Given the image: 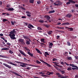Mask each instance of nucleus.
I'll use <instances>...</instances> for the list:
<instances>
[{
    "label": "nucleus",
    "mask_w": 78,
    "mask_h": 78,
    "mask_svg": "<svg viewBox=\"0 0 78 78\" xmlns=\"http://www.w3.org/2000/svg\"><path fill=\"white\" fill-rule=\"evenodd\" d=\"M16 33V31L15 30V29H13V31L10 32L9 36L12 39H16V38L15 37V34L14 33Z\"/></svg>",
    "instance_id": "nucleus-1"
},
{
    "label": "nucleus",
    "mask_w": 78,
    "mask_h": 78,
    "mask_svg": "<svg viewBox=\"0 0 78 78\" xmlns=\"http://www.w3.org/2000/svg\"><path fill=\"white\" fill-rule=\"evenodd\" d=\"M19 42H21L22 44L23 45H25V43L24 42V39L21 38L19 39L18 40Z\"/></svg>",
    "instance_id": "nucleus-2"
},
{
    "label": "nucleus",
    "mask_w": 78,
    "mask_h": 78,
    "mask_svg": "<svg viewBox=\"0 0 78 78\" xmlns=\"http://www.w3.org/2000/svg\"><path fill=\"white\" fill-rule=\"evenodd\" d=\"M68 1L69 2H68L66 3V5H69V4H70V3L73 4L75 3V2L72 0H69Z\"/></svg>",
    "instance_id": "nucleus-3"
},
{
    "label": "nucleus",
    "mask_w": 78,
    "mask_h": 78,
    "mask_svg": "<svg viewBox=\"0 0 78 78\" xmlns=\"http://www.w3.org/2000/svg\"><path fill=\"white\" fill-rule=\"evenodd\" d=\"M27 27L30 29H32V28H34V27L33 26L32 24H29L27 25Z\"/></svg>",
    "instance_id": "nucleus-4"
},
{
    "label": "nucleus",
    "mask_w": 78,
    "mask_h": 78,
    "mask_svg": "<svg viewBox=\"0 0 78 78\" xmlns=\"http://www.w3.org/2000/svg\"><path fill=\"white\" fill-rule=\"evenodd\" d=\"M40 61H41V62H43V63H44L45 64H46V65H47V66H48V67H51V66L50 65H49L48 63L46 62H44V60H42V59H40Z\"/></svg>",
    "instance_id": "nucleus-5"
},
{
    "label": "nucleus",
    "mask_w": 78,
    "mask_h": 78,
    "mask_svg": "<svg viewBox=\"0 0 78 78\" xmlns=\"http://www.w3.org/2000/svg\"><path fill=\"white\" fill-rule=\"evenodd\" d=\"M19 51L21 55H22L23 56H26V57L27 56V55L26 54L25 52H23L22 51L20 50Z\"/></svg>",
    "instance_id": "nucleus-6"
},
{
    "label": "nucleus",
    "mask_w": 78,
    "mask_h": 78,
    "mask_svg": "<svg viewBox=\"0 0 78 78\" xmlns=\"http://www.w3.org/2000/svg\"><path fill=\"white\" fill-rule=\"evenodd\" d=\"M3 65L6 66V67L8 68V69H11V66H10L9 65H8L6 63H3Z\"/></svg>",
    "instance_id": "nucleus-7"
},
{
    "label": "nucleus",
    "mask_w": 78,
    "mask_h": 78,
    "mask_svg": "<svg viewBox=\"0 0 78 78\" xmlns=\"http://www.w3.org/2000/svg\"><path fill=\"white\" fill-rule=\"evenodd\" d=\"M44 18H45V19H46L48 21L50 19V17L48 16L45 15L44 16Z\"/></svg>",
    "instance_id": "nucleus-8"
},
{
    "label": "nucleus",
    "mask_w": 78,
    "mask_h": 78,
    "mask_svg": "<svg viewBox=\"0 0 78 78\" xmlns=\"http://www.w3.org/2000/svg\"><path fill=\"white\" fill-rule=\"evenodd\" d=\"M22 36L24 39H30L29 37L27 36H25V35H22Z\"/></svg>",
    "instance_id": "nucleus-9"
},
{
    "label": "nucleus",
    "mask_w": 78,
    "mask_h": 78,
    "mask_svg": "<svg viewBox=\"0 0 78 78\" xmlns=\"http://www.w3.org/2000/svg\"><path fill=\"white\" fill-rule=\"evenodd\" d=\"M70 25V23L68 22L63 23L62 24V25Z\"/></svg>",
    "instance_id": "nucleus-10"
},
{
    "label": "nucleus",
    "mask_w": 78,
    "mask_h": 78,
    "mask_svg": "<svg viewBox=\"0 0 78 78\" xmlns=\"http://www.w3.org/2000/svg\"><path fill=\"white\" fill-rule=\"evenodd\" d=\"M6 9H7V11H14V8H10L9 9L6 8Z\"/></svg>",
    "instance_id": "nucleus-11"
},
{
    "label": "nucleus",
    "mask_w": 78,
    "mask_h": 78,
    "mask_svg": "<svg viewBox=\"0 0 78 78\" xmlns=\"http://www.w3.org/2000/svg\"><path fill=\"white\" fill-rule=\"evenodd\" d=\"M28 54L29 55V56L32 57V58H33V54L31 53L30 52H28Z\"/></svg>",
    "instance_id": "nucleus-12"
},
{
    "label": "nucleus",
    "mask_w": 78,
    "mask_h": 78,
    "mask_svg": "<svg viewBox=\"0 0 78 78\" xmlns=\"http://www.w3.org/2000/svg\"><path fill=\"white\" fill-rule=\"evenodd\" d=\"M72 16V15L70 14L66 15V17H68L69 19H70Z\"/></svg>",
    "instance_id": "nucleus-13"
},
{
    "label": "nucleus",
    "mask_w": 78,
    "mask_h": 78,
    "mask_svg": "<svg viewBox=\"0 0 78 78\" xmlns=\"http://www.w3.org/2000/svg\"><path fill=\"white\" fill-rule=\"evenodd\" d=\"M6 62H8V63H9V64H11V65H13V66H17V65L14 64V63H12V62H8V61H6Z\"/></svg>",
    "instance_id": "nucleus-14"
},
{
    "label": "nucleus",
    "mask_w": 78,
    "mask_h": 78,
    "mask_svg": "<svg viewBox=\"0 0 78 78\" xmlns=\"http://www.w3.org/2000/svg\"><path fill=\"white\" fill-rule=\"evenodd\" d=\"M35 49L36 51H37V53H40V54H41L42 53H41V51H39V49H38L37 48H35Z\"/></svg>",
    "instance_id": "nucleus-15"
},
{
    "label": "nucleus",
    "mask_w": 78,
    "mask_h": 78,
    "mask_svg": "<svg viewBox=\"0 0 78 78\" xmlns=\"http://www.w3.org/2000/svg\"><path fill=\"white\" fill-rule=\"evenodd\" d=\"M52 33L53 31H52V30H50L48 32V34H49V35H50L51 34H52Z\"/></svg>",
    "instance_id": "nucleus-16"
},
{
    "label": "nucleus",
    "mask_w": 78,
    "mask_h": 78,
    "mask_svg": "<svg viewBox=\"0 0 78 78\" xmlns=\"http://www.w3.org/2000/svg\"><path fill=\"white\" fill-rule=\"evenodd\" d=\"M2 50H9V48H3L1 49Z\"/></svg>",
    "instance_id": "nucleus-17"
},
{
    "label": "nucleus",
    "mask_w": 78,
    "mask_h": 78,
    "mask_svg": "<svg viewBox=\"0 0 78 78\" xmlns=\"http://www.w3.org/2000/svg\"><path fill=\"white\" fill-rule=\"evenodd\" d=\"M29 2L30 3H34V0H29Z\"/></svg>",
    "instance_id": "nucleus-18"
},
{
    "label": "nucleus",
    "mask_w": 78,
    "mask_h": 78,
    "mask_svg": "<svg viewBox=\"0 0 78 78\" xmlns=\"http://www.w3.org/2000/svg\"><path fill=\"white\" fill-rule=\"evenodd\" d=\"M26 44L27 45H30V42L28 40L26 42Z\"/></svg>",
    "instance_id": "nucleus-19"
},
{
    "label": "nucleus",
    "mask_w": 78,
    "mask_h": 78,
    "mask_svg": "<svg viewBox=\"0 0 78 78\" xmlns=\"http://www.w3.org/2000/svg\"><path fill=\"white\" fill-rule=\"evenodd\" d=\"M55 12V11L52 10V11H50L48 13L49 14H51V13H53Z\"/></svg>",
    "instance_id": "nucleus-20"
},
{
    "label": "nucleus",
    "mask_w": 78,
    "mask_h": 78,
    "mask_svg": "<svg viewBox=\"0 0 78 78\" xmlns=\"http://www.w3.org/2000/svg\"><path fill=\"white\" fill-rule=\"evenodd\" d=\"M20 66L23 67H27V66L25 65L24 63H23V65H20Z\"/></svg>",
    "instance_id": "nucleus-21"
},
{
    "label": "nucleus",
    "mask_w": 78,
    "mask_h": 78,
    "mask_svg": "<svg viewBox=\"0 0 78 78\" xmlns=\"http://www.w3.org/2000/svg\"><path fill=\"white\" fill-rule=\"evenodd\" d=\"M41 41L42 42H43V43H45V42L44 41H45V39L44 38H42L41 39Z\"/></svg>",
    "instance_id": "nucleus-22"
},
{
    "label": "nucleus",
    "mask_w": 78,
    "mask_h": 78,
    "mask_svg": "<svg viewBox=\"0 0 78 78\" xmlns=\"http://www.w3.org/2000/svg\"><path fill=\"white\" fill-rule=\"evenodd\" d=\"M67 44L68 46H70L71 45V44L69 41L67 42Z\"/></svg>",
    "instance_id": "nucleus-23"
},
{
    "label": "nucleus",
    "mask_w": 78,
    "mask_h": 78,
    "mask_svg": "<svg viewBox=\"0 0 78 78\" xmlns=\"http://www.w3.org/2000/svg\"><path fill=\"white\" fill-rule=\"evenodd\" d=\"M0 57H1V58H7V57L6 56L1 55H0Z\"/></svg>",
    "instance_id": "nucleus-24"
},
{
    "label": "nucleus",
    "mask_w": 78,
    "mask_h": 78,
    "mask_svg": "<svg viewBox=\"0 0 78 78\" xmlns=\"http://www.w3.org/2000/svg\"><path fill=\"white\" fill-rule=\"evenodd\" d=\"M56 3H57V5H58V6H60V5H61V2H60L58 1L56 2Z\"/></svg>",
    "instance_id": "nucleus-25"
},
{
    "label": "nucleus",
    "mask_w": 78,
    "mask_h": 78,
    "mask_svg": "<svg viewBox=\"0 0 78 78\" xmlns=\"http://www.w3.org/2000/svg\"><path fill=\"white\" fill-rule=\"evenodd\" d=\"M60 72L62 74H64L65 73V71H64L62 70H60Z\"/></svg>",
    "instance_id": "nucleus-26"
},
{
    "label": "nucleus",
    "mask_w": 78,
    "mask_h": 78,
    "mask_svg": "<svg viewBox=\"0 0 78 78\" xmlns=\"http://www.w3.org/2000/svg\"><path fill=\"white\" fill-rule=\"evenodd\" d=\"M26 13L28 14H31V12L28 11H26Z\"/></svg>",
    "instance_id": "nucleus-27"
},
{
    "label": "nucleus",
    "mask_w": 78,
    "mask_h": 78,
    "mask_svg": "<svg viewBox=\"0 0 78 78\" xmlns=\"http://www.w3.org/2000/svg\"><path fill=\"white\" fill-rule=\"evenodd\" d=\"M1 38L3 40H4V41L5 42H6V43L7 42V40L5 39L4 37H1Z\"/></svg>",
    "instance_id": "nucleus-28"
},
{
    "label": "nucleus",
    "mask_w": 78,
    "mask_h": 78,
    "mask_svg": "<svg viewBox=\"0 0 78 78\" xmlns=\"http://www.w3.org/2000/svg\"><path fill=\"white\" fill-rule=\"evenodd\" d=\"M67 70L68 71L72 70V67L70 66L68 68Z\"/></svg>",
    "instance_id": "nucleus-29"
},
{
    "label": "nucleus",
    "mask_w": 78,
    "mask_h": 78,
    "mask_svg": "<svg viewBox=\"0 0 78 78\" xmlns=\"http://www.w3.org/2000/svg\"><path fill=\"white\" fill-rule=\"evenodd\" d=\"M14 74L16 75H17V76H21L20 75L18 74L17 73H16V72H14Z\"/></svg>",
    "instance_id": "nucleus-30"
},
{
    "label": "nucleus",
    "mask_w": 78,
    "mask_h": 78,
    "mask_svg": "<svg viewBox=\"0 0 78 78\" xmlns=\"http://www.w3.org/2000/svg\"><path fill=\"white\" fill-rule=\"evenodd\" d=\"M68 30H68L69 31H73V28H68Z\"/></svg>",
    "instance_id": "nucleus-31"
},
{
    "label": "nucleus",
    "mask_w": 78,
    "mask_h": 78,
    "mask_svg": "<svg viewBox=\"0 0 78 78\" xmlns=\"http://www.w3.org/2000/svg\"><path fill=\"white\" fill-rule=\"evenodd\" d=\"M67 60H71L72 59V57H69L67 58Z\"/></svg>",
    "instance_id": "nucleus-32"
},
{
    "label": "nucleus",
    "mask_w": 78,
    "mask_h": 78,
    "mask_svg": "<svg viewBox=\"0 0 78 78\" xmlns=\"http://www.w3.org/2000/svg\"><path fill=\"white\" fill-rule=\"evenodd\" d=\"M2 15H4V14H6L7 16H9L10 14L9 13H2Z\"/></svg>",
    "instance_id": "nucleus-33"
},
{
    "label": "nucleus",
    "mask_w": 78,
    "mask_h": 78,
    "mask_svg": "<svg viewBox=\"0 0 78 78\" xmlns=\"http://www.w3.org/2000/svg\"><path fill=\"white\" fill-rule=\"evenodd\" d=\"M69 66H71V67H75V64H70Z\"/></svg>",
    "instance_id": "nucleus-34"
},
{
    "label": "nucleus",
    "mask_w": 78,
    "mask_h": 78,
    "mask_svg": "<svg viewBox=\"0 0 78 78\" xmlns=\"http://www.w3.org/2000/svg\"><path fill=\"white\" fill-rule=\"evenodd\" d=\"M36 62H37V64H41V62L39 61V60H37Z\"/></svg>",
    "instance_id": "nucleus-35"
},
{
    "label": "nucleus",
    "mask_w": 78,
    "mask_h": 78,
    "mask_svg": "<svg viewBox=\"0 0 78 78\" xmlns=\"http://www.w3.org/2000/svg\"><path fill=\"white\" fill-rule=\"evenodd\" d=\"M3 22H6V21H8V20H7L6 19H4L3 20Z\"/></svg>",
    "instance_id": "nucleus-36"
},
{
    "label": "nucleus",
    "mask_w": 78,
    "mask_h": 78,
    "mask_svg": "<svg viewBox=\"0 0 78 78\" xmlns=\"http://www.w3.org/2000/svg\"><path fill=\"white\" fill-rule=\"evenodd\" d=\"M55 69L57 70H58V71H60L61 70V69H59L58 67H57V66L55 67Z\"/></svg>",
    "instance_id": "nucleus-37"
},
{
    "label": "nucleus",
    "mask_w": 78,
    "mask_h": 78,
    "mask_svg": "<svg viewBox=\"0 0 78 78\" xmlns=\"http://www.w3.org/2000/svg\"><path fill=\"white\" fill-rule=\"evenodd\" d=\"M9 53H11V54H12L13 53V51H12L11 50L9 51Z\"/></svg>",
    "instance_id": "nucleus-38"
},
{
    "label": "nucleus",
    "mask_w": 78,
    "mask_h": 78,
    "mask_svg": "<svg viewBox=\"0 0 78 78\" xmlns=\"http://www.w3.org/2000/svg\"><path fill=\"white\" fill-rule=\"evenodd\" d=\"M53 45V44L52 43H50L49 44V46H52Z\"/></svg>",
    "instance_id": "nucleus-39"
},
{
    "label": "nucleus",
    "mask_w": 78,
    "mask_h": 78,
    "mask_svg": "<svg viewBox=\"0 0 78 78\" xmlns=\"http://www.w3.org/2000/svg\"><path fill=\"white\" fill-rule=\"evenodd\" d=\"M37 30H42V28H41L38 27H37Z\"/></svg>",
    "instance_id": "nucleus-40"
},
{
    "label": "nucleus",
    "mask_w": 78,
    "mask_h": 78,
    "mask_svg": "<svg viewBox=\"0 0 78 78\" xmlns=\"http://www.w3.org/2000/svg\"><path fill=\"white\" fill-rule=\"evenodd\" d=\"M39 22H40V23H44V21L41 20H40L38 21Z\"/></svg>",
    "instance_id": "nucleus-41"
},
{
    "label": "nucleus",
    "mask_w": 78,
    "mask_h": 78,
    "mask_svg": "<svg viewBox=\"0 0 78 78\" xmlns=\"http://www.w3.org/2000/svg\"><path fill=\"white\" fill-rule=\"evenodd\" d=\"M24 60L25 61H30V60H28L27 58H24Z\"/></svg>",
    "instance_id": "nucleus-42"
},
{
    "label": "nucleus",
    "mask_w": 78,
    "mask_h": 78,
    "mask_svg": "<svg viewBox=\"0 0 78 78\" xmlns=\"http://www.w3.org/2000/svg\"><path fill=\"white\" fill-rule=\"evenodd\" d=\"M53 61H57V59L55 58H54L52 59Z\"/></svg>",
    "instance_id": "nucleus-43"
},
{
    "label": "nucleus",
    "mask_w": 78,
    "mask_h": 78,
    "mask_svg": "<svg viewBox=\"0 0 78 78\" xmlns=\"http://www.w3.org/2000/svg\"><path fill=\"white\" fill-rule=\"evenodd\" d=\"M44 53L46 55H49V54H48V53L47 52H45Z\"/></svg>",
    "instance_id": "nucleus-44"
},
{
    "label": "nucleus",
    "mask_w": 78,
    "mask_h": 78,
    "mask_svg": "<svg viewBox=\"0 0 78 78\" xmlns=\"http://www.w3.org/2000/svg\"><path fill=\"white\" fill-rule=\"evenodd\" d=\"M6 44L8 45H9V46H10V45H11V44L9 42L7 43Z\"/></svg>",
    "instance_id": "nucleus-45"
},
{
    "label": "nucleus",
    "mask_w": 78,
    "mask_h": 78,
    "mask_svg": "<svg viewBox=\"0 0 78 78\" xmlns=\"http://www.w3.org/2000/svg\"><path fill=\"white\" fill-rule=\"evenodd\" d=\"M11 23H12V25H14V22H13V21H11Z\"/></svg>",
    "instance_id": "nucleus-46"
},
{
    "label": "nucleus",
    "mask_w": 78,
    "mask_h": 78,
    "mask_svg": "<svg viewBox=\"0 0 78 78\" xmlns=\"http://www.w3.org/2000/svg\"><path fill=\"white\" fill-rule=\"evenodd\" d=\"M70 38H71V39H73L74 38V36H73L70 35Z\"/></svg>",
    "instance_id": "nucleus-47"
},
{
    "label": "nucleus",
    "mask_w": 78,
    "mask_h": 78,
    "mask_svg": "<svg viewBox=\"0 0 78 78\" xmlns=\"http://www.w3.org/2000/svg\"><path fill=\"white\" fill-rule=\"evenodd\" d=\"M64 64H65L66 65V66H70V65L69 64H68L66 62H64Z\"/></svg>",
    "instance_id": "nucleus-48"
},
{
    "label": "nucleus",
    "mask_w": 78,
    "mask_h": 78,
    "mask_svg": "<svg viewBox=\"0 0 78 78\" xmlns=\"http://www.w3.org/2000/svg\"><path fill=\"white\" fill-rule=\"evenodd\" d=\"M27 16H28V17H31V15H30V14H27Z\"/></svg>",
    "instance_id": "nucleus-49"
},
{
    "label": "nucleus",
    "mask_w": 78,
    "mask_h": 78,
    "mask_svg": "<svg viewBox=\"0 0 78 78\" xmlns=\"http://www.w3.org/2000/svg\"><path fill=\"white\" fill-rule=\"evenodd\" d=\"M33 67H39V66H36V65H33L32 66Z\"/></svg>",
    "instance_id": "nucleus-50"
},
{
    "label": "nucleus",
    "mask_w": 78,
    "mask_h": 78,
    "mask_svg": "<svg viewBox=\"0 0 78 78\" xmlns=\"http://www.w3.org/2000/svg\"><path fill=\"white\" fill-rule=\"evenodd\" d=\"M21 9H23V10H26V9L25 8H24L23 7H21Z\"/></svg>",
    "instance_id": "nucleus-51"
},
{
    "label": "nucleus",
    "mask_w": 78,
    "mask_h": 78,
    "mask_svg": "<svg viewBox=\"0 0 78 78\" xmlns=\"http://www.w3.org/2000/svg\"><path fill=\"white\" fill-rule=\"evenodd\" d=\"M18 56L20 57H21V54L19 53L18 54Z\"/></svg>",
    "instance_id": "nucleus-52"
},
{
    "label": "nucleus",
    "mask_w": 78,
    "mask_h": 78,
    "mask_svg": "<svg viewBox=\"0 0 78 78\" xmlns=\"http://www.w3.org/2000/svg\"><path fill=\"white\" fill-rule=\"evenodd\" d=\"M55 66H57L58 67H60V66H59L57 64H55Z\"/></svg>",
    "instance_id": "nucleus-53"
},
{
    "label": "nucleus",
    "mask_w": 78,
    "mask_h": 78,
    "mask_svg": "<svg viewBox=\"0 0 78 78\" xmlns=\"http://www.w3.org/2000/svg\"><path fill=\"white\" fill-rule=\"evenodd\" d=\"M24 48H25V49H26V50H27V51H28V50H29L27 49L28 48H27V47H25Z\"/></svg>",
    "instance_id": "nucleus-54"
},
{
    "label": "nucleus",
    "mask_w": 78,
    "mask_h": 78,
    "mask_svg": "<svg viewBox=\"0 0 78 78\" xmlns=\"http://www.w3.org/2000/svg\"><path fill=\"white\" fill-rule=\"evenodd\" d=\"M30 67H27L26 68V69H27V70H30Z\"/></svg>",
    "instance_id": "nucleus-55"
},
{
    "label": "nucleus",
    "mask_w": 78,
    "mask_h": 78,
    "mask_svg": "<svg viewBox=\"0 0 78 78\" xmlns=\"http://www.w3.org/2000/svg\"><path fill=\"white\" fill-rule=\"evenodd\" d=\"M56 74V75H58V77H59V75H60V73H57Z\"/></svg>",
    "instance_id": "nucleus-56"
},
{
    "label": "nucleus",
    "mask_w": 78,
    "mask_h": 78,
    "mask_svg": "<svg viewBox=\"0 0 78 78\" xmlns=\"http://www.w3.org/2000/svg\"><path fill=\"white\" fill-rule=\"evenodd\" d=\"M49 73L51 75H53V73H54L53 72H49Z\"/></svg>",
    "instance_id": "nucleus-57"
},
{
    "label": "nucleus",
    "mask_w": 78,
    "mask_h": 78,
    "mask_svg": "<svg viewBox=\"0 0 78 78\" xmlns=\"http://www.w3.org/2000/svg\"><path fill=\"white\" fill-rule=\"evenodd\" d=\"M21 18H22V19H25L26 18V16H22L21 17Z\"/></svg>",
    "instance_id": "nucleus-58"
},
{
    "label": "nucleus",
    "mask_w": 78,
    "mask_h": 78,
    "mask_svg": "<svg viewBox=\"0 0 78 78\" xmlns=\"http://www.w3.org/2000/svg\"><path fill=\"white\" fill-rule=\"evenodd\" d=\"M41 45H45V44L42 43H40Z\"/></svg>",
    "instance_id": "nucleus-59"
},
{
    "label": "nucleus",
    "mask_w": 78,
    "mask_h": 78,
    "mask_svg": "<svg viewBox=\"0 0 78 78\" xmlns=\"http://www.w3.org/2000/svg\"><path fill=\"white\" fill-rule=\"evenodd\" d=\"M72 69L73 70H75V69H76V68H72Z\"/></svg>",
    "instance_id": "nucleus-60"
},
{
    "label": "nucleus",
    "mask_w": 78,
    "mask_h": 78,
    "mask_svg": "<svg viewBox=\"0 0 78 78\" xmlns=\"http://www.w3.org/2000/svg\"><path fill=\"white\" fill-rule=\"evenodd\" d=\"M59 78H62V76L61 75H60L59 76Z\"/></svg>",
    "instance_id": "nucleus-61"
},
{
    "label": "nucleus",
    "mask_w": 78,
    "mask_h": 78,
    "mask_svg": "<svg viewBox=\"0 0 78 78\" xmlns=\"http://www.w3.org/2000/svg\"><path fill=\"white\" fill-rule=\"evenodd\" d=\"M37 4H40V3H41V2L40 1H38L37 2Z\"/></svg>",
    "instance_id": "nucleus-62"
},
{
    "label": "nucleus",
    "mask_w": 78,
    "mask_h": 78,
    "mask_svg": "<svg viewBox=\"0 0 78 78\" xmlns=\"http://www.w3.org/2000/svg\"><path fill=\"white\" fill-rule=\"evenodd\" d=\"M54 5H55V6H58V5L56 3H54Z\"/></svg>",
    "instance_id": "nucleus-63"
},
{
    "label": "nucleus",
    "mask_w": 78,
    "mask_h": 78,
    "mask_svg": "<svg viewBox=\"0 0 78 78\" xmlns=\"http://www.w3.org/2000/svg\"><path fill=\"white\" fill-rule=\"evenodd\" d=\"M75 78H78V75H76L75 76Z\"/></svg>",
    "instance_id": "nucleus-64"
}]
</instances>
